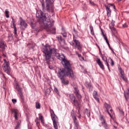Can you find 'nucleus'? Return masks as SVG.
<instances>
[{"mask_svg": "<svg viewBox=\"0 0 129 129\" xmlns=\"http://www.w3.org/2000/svg\"><path fill=\"white\" fill-rule=\"evenodd\" d=\"M67 74V73L65 72L64 69H60L58 70V76L60 80H61V83H62V84H64V85H67V84H68V81L65 80V79H64V77H65V76H69L70 78H71V77H70V75L68 76Z\"/></svg>", "mask_w": 129, "mask_h": 129, "instance_id": "7ed1b4c3", "label": "nucleus"}, {"mask_svg": "<svg viewBox=\"0 0 129 129\" xmlns=\"http://www.w3.org/2000/svg\"><path fill=\"white\" fill-rule=\"evenodd\" d=\"M93 96L95 98V100L97 101V102H99V98H98V94L96 91H94L93 93Z\"/></svg>", "mask_w": 129, "mask_h": 129, "instance_id": "412c9836", "label": "nucleus"}, {"mask_svg": "<svg viewBox=\"0 0 129 129\" xmlns=\"http://www.w3.org/2000/svg\"><path fill=\"white\" fill-rule=\"evenodd\" d=\"M54 91L56 92V93H58V89H57V88H56V87H54Z\"/></svg>", "mask_w": 129, "mask_h": 129, "instance_id": "ea45409f", "label": "nucleus"}, {"mask_svg": "<svg viewBox=\"0 0 129 129\" xmlns=\"http://www.w3.org/2000/svg\"><path fill=\"white\" fill-rule=\"evenodd\" d=\"M114 23H115L114 21L112 20V22H111V24H109V25H111V27H114Z\"/></svg>", "mask_w": 129, "mask_h": 129, "instance_id": "e433bc0d", "label": "nucleus"}, {"mask_svg": "<svg viewBox=\"0 0 129 129\" xmlns=\"http://www.w3.org/2000/svg\"><path fill=\"white\" fill-rule=\"evenodd\" d=\"M13 112L14 113V117L15 119H18V115H19V111L17 109H14L13 110Z\"/></svg>", "mask_w": 129, "mask_h": 129, "instance_id": "393cba45", "label": "nucleus"}, {"mask_svg": "<svg viewBox=\"0 0 129 129\" xmlns=\"http://www.w3.org/2000/svg\"><path fill=\"white\" fill-rule=\"evenodd\" d=\"M4 63L2 66L3 69L4 70L5 73H7L8 75H11V72L12 69L10 67V61H7L6 59H4Z\"/></svg>", "mask_w": 129, "mask_h": 129, "instance_id": "423d86ee", "label": "nucleus"}, {"mask_svg": "<svg viewBox=\"0 0 129 129\" xmlns=\"http://www.w3.org/2000/svg\"><path fill=\"white\" fill-rule=\"evenodd\" d=\"M46 93L47 94H50V93H51V89L50 88H47L45 91Z\"/></svg>", "mask_w": 129, "mask_h": 129, "instance_id": "f704fd0d", "label": "nucleus"}, {"mask_svg": "<svg viewBox=\"0 0 129 129\" xmlns=\"http://www.w3.org/2000/svg\"><path fill=\"white\" fill-rule=\"evenodd\" d=\"M5 14L6 18H10V12H9L8 10L5 11Z\"/></svg>", "mask_w": 129, "mask_h": 129, "instance_id": "7c9ffc66", "label": "nucleus"}, {"mask_svg": "<svg viewBox=\"0 0 129 129\" xmlns=\"http://www.w3.org/2000/svg\"><path fill=\"white\" fill-rule=\"evenodd\" d=\"M113 7L114 9H115V6L113 4H108V6H105L106 12H107V15L108 17H110L111 15V10H110V6Z\"/></svg>", "mask_w": 129, "mask_h": 129, "instance_id": "4468645a", "label": "nucleus"}, {"mask_svg": "<svg viewBox=\"0 0 129 129\" xmlns=\"http://www.w3.org/2000/svg\"><path fill=\"white\" fill-rule=\"evenodd\" d=\"M79 59L81 61H83V60H84V58L82 56H81V57H79Z\"/></svg>", "mask_w": 129, "mask_h": 129, "instance_id": "79ce46f5", "label": "nucleus"}, {"mask_svg": "<svg viewBox=\"0 0 129 129\" xmlns=\"http://www.w3.org/2000/svg\"><path fill=\"white\" fill-rule=\"evenodd\" d=\"M41 51L43 53L44 62L49 63L51 59L53 58V56H55V57L59 60H60V61H63L65 60V56H64V54H60V53H58V49L55 48H52L49 44H46L42 46Z\"/></svg>", "mask_w": 129, "mask_h": 129, "instance_id": "f257e3e1", "label": "nucleus"}, {"mask_svg": "<svg viewBox=\"0 0 129 129\" xmlns=\"http://www.w3.org/2000/svg\"><path fill=\"white\" fill-rule=\"evenodd\" d=\"M99 52H100V54L101 55V57H102V53H101V51L100 50V48L99 47Z\"/></svg>", "mask_w": 129, "mask_h": 129, "instance_id": "37998d69", "label": "nucleus"}, {"mask_svg": "<svg viewBox=\"0 0 129 129\" xmlns=\"http://www.w3.org/2000/svg\"><path fill=\"white\" fill-rule=\"evenodd\" d=\"M109 60H110L111 62V66H113V65H114V62L113 61V60H112V59H111V58H109Z\"/></svg>", "mask_w": 129, "mask_h": 129, "instance_id": "c9c22d12", "label": "nucleus"}, {"mask_svg": "<svg viewBox=\"0 0 129 129\" xmlns=\"http://www.w3.org/2000/svg\"><path fill=\"white\" fill-rule=\"evenodd\" d=\"M119 72L120 73V76L124 81H127V79H126V77H125V75H124V73L123 72V71L122 69H121V68L118 67Z\"/></svg>", "mask_w": 129, "mask_h": 129, "instance_id": "2eb2a0df", "label": "nucleus"}, {"mask_svg": "<svg viewBox=\"0 0 129 129\" xmlns=\"http://www.w3.org/2000/svg\"><path fill=\"white\" fill-rule=\"evenodd\" d=\"M12 102L14 103V104H16V103H17V99H12Z\"/></svg>", "mask_w": 129, "mask_h": 129, "instance_id": "58836bf2", "label": "nucleus"}, {"mask_svg": "<svg viewBox=\"0 0 129 129\" xmlns=\"http://www.w3.org/2000/svg\"><path fill=\"white\" fill-rule=\"evenodd\" d=\"M20 26L21 27H23V28H27V26H28V24L26 23V21L24 20L22 18H20Z\"/></svg>", "mask_w": 129, "mask_h": 129, "instance_id": "aec40b11", "label": "nucleus"}, {"mask_svg": "<svg viewBox=\"0 0 129 129\" xmlns=\"http://www.w3.org/2000/svg\"><path fill=\"white\" fill-rule=\"evenodd\" d=\"M96 62L101 69H102V70H104V66L103 65V63H102V62H101V60H100V59L97 58Z\"/></svg>", "mask_w": 129, "mask_h": 129, "instance_id": "6ab92c4d", "label": "nucleus"}, {"mask_svg": "<svg viewBox=\"0 0 129 129\" xmlns=\"http://www.w3.org/2000/svg\"><path fill=\"white\" fill-rule=\"evenodd\" d=\"M104 106L106 108V111L108 112L109 115L110 116L111 118H112L114 113L113 112V110H112V108H111V106L106 103H105Z\"/></svg>", "mask_w": 129, "mask_h": 129, "instance_id": "9d476101", "label": "nucleus"}, {"mask_svg": "<svg viewBox=\"0 0 129 129\" xmlns=\"http://www.w3.org/2000/svg\"><path fill=\"white\" fill-rule=\"evenodd\" d=\"M102 36L104 39V40L106 41L108 47L110 48V49H111V47H110V44H109V41H108V39H107V37L105 34H103V32H102Z\"/></svg>", "mask_w": 129, "mask_h": 129, "instance_id": "b1692460", "label": "nucleus"}, {"mask_svg": "<svg viewBox=\"0 0 129 129\" xmlns=\"http://www.w3.org/2000/svg\"><path fill=\"white\" fill-rule=\"evenodd\" d=\"M36 17L42 21L43 24V28L46 29L47 32L55 34L56 33V28H53V23L51 22V16L48 13L43 14L42 11H37L36 14Z\"/></svg>", "mask_w": 129, "mask_h": 129, "instance_id": "f03ea898", "label": "nucleus"}, {"mask_svg": "<svg viewBox=\"0 0 129 129\" xmlns=\"http://www.w3.org/2000/svg\"><path fill=\"white\" fill-rule=\"evenodd\" d=\"M62 32H61V35L64 38H66V37H67V33L65 31V29L63 28H62Z\"/></svg>", "mask_w": 129, "mask_h": 129, "instance_id": "bb28decb", "label": "nucleus"}, {"mask_svg": "<svg viewBox=\"0 0 129 129\" xmlns=\"http://www.w3.org/2000/svg\"><path fill=\"white\" fill-rule=\"evenodd\" d=\"M49 69H50L51 70H52V69H53V66H48Z\"/></svg>", "mask_w": 129, "mask_h": 129, "instance_id": "c03bdc74", "label": "nucleus"}, {"mask_svg": "<svg viewBox=\"0 0 129 129\" xmlns=\"http://www.w3.org/2000/svg\"><path fill=\"white\" fill-rule=\"evenodd\" d=\"M70 44H71V45L72 46H74V45H75V43L73 42H70Z\"/></svg>", "mask_w": 129, "mask_h": 129, "instance_id": "a18cd8bd", "label": "nucleus"}, {"mask_svg": "<svg viewBox=\"0 0 129 129\" xmlns=\"http://www.w3.org/2000/svg\"><path fill=\"white\" fill-rule=\"evenodd\" d=\"M78 56L79 58H80L81 57H82L81 54H79Z\"/></svg>", "mask_w": 129, "mask_h": 129, "instance_id": "603ef678", "label": "nucleus"}, {"mask_svg": "<svg viewBox=\"0 0 129 129\" xmlns=\"http://www.w3.org/2000/svg\"><path fill=\"white\" fill-rule=\"evenodd\" d=\"M35 106L37 109H40V108H41V105H40V103L39 102L36 103Z\"/></svg>", "mask_w": 129, "mask_h": 129, "instance_id": "2f4dec72", "label": "nucleus"}, {"mask_svg": "<svg viewBox=\"0 0 129 129\" xmlns=\"http://www.w3.org/2000/svg\"><path fill=\"white\" fill-rule=\"evenodd\" d=\"M124 96H125V98H126V99H127V98H128V97H129L128 92H124Z\"/></svg>", "mask_w": 129, "mask_h": 129, "instance_id": "72a5a7b5", "label": "nucleus"}, {"mask_svg": "<svg viewBox=\"0 0 129 129\" xmlns=\"http://www.w3.org/2000/svg\"><path fill=\"white\" fill-rule=\"evenodd\" d=\"M85 86L87 88H88L90 90H92V86H91V85L88 82H86Z\"/></svg>", "mask_w": 129, "mask_h": 129, "instance_id": "a878e982", "label": "nucleus"}, {"mask_svg": "<svg viewBox=\"0 0 129 129\" xmlns=\"http://www.w3.org/2000/svg\"><path fill=\"white\" fill-rule=\"evenodd\" d=\"M109 28L112 32H113L115 31V28H114V26H111V25H109Z\"/></svg>", "mask_w": 129, "mask_h": 129, "instance_id": "473e14b6", "label": "nucleus"}, {"mask_svg": "<svg viewBox=\"0 0 129 129\" xmlns=\"http://www.w3.org/2000/svg\"><path fill=\"white\" fill-rule=\"evenodd\" d=\"M53 0H46V10L50 13L54 12V6L53 5H50L53 3Z\"/></svg>", "mask_w": 129, "mask_h": 129, "instance_id": "1a4fd4ad", "label": "nucleus"}, {"mask_svg": "<svg viewBox=\"0 0 129 129\" xmlns=\"http://www.w3.org/2000/svg\"><path fill=\"white\" fill-rule=\"evenodd\" d=\"M85 113L88 117H90V111L87 109L85 110Z\"/></svg>", "mask_w": 129, "mask_h": 129, "instance_id": "c756f323", "label": "nucleus"}, {"mask_svg": "<svg viewBox=\"0 0 129 129\" xmlns=\"http://www.w3.org/2000/svg\"><path fill=\"white\" fill-rule=\"evenodd\" d=\"M56 39H57L60 44H65V39H63V38H62V36H57Z\"/></svg>", "mask_w": 129, "mask_h": 129, "instance_id": "5701e85b", "label": "nucleus"}, {"mask_svg": "<svg viewBox=\"0 0 129 129\" xmlns=\"http://www.w3.org/2000/svg\"><path fill=\"white\" fill-rule=\"evenodd\" d=\"M16 89L17 90L18 93L20 95V98L21 99L22 101H24V95L22 92V88L20 87V85L18 84V83L16 84Z\"/></svg>", "mask_w": 129, "mask_h": 129, "instance_id": "f8f14e48", "label": "nucleus"}, {"mask_svg": "<svg viewBox=\"0 0 129 129\" xmlns=\"http://www.w3.org/2000/svg\"><path fill=\"white\" fill-rule=\"evenodd\" d=\"M39 120V118H36V119H35V122H38Z\"/></svg>", "mask_w": 129, "mask_h": 129, "instance_id": "49530a36", "label": "nucleus"}, {"mask_svg": "<svg viewBox=\"0 0 129 129\" xmlns=\"http://www.w3.org/2000/svg\"><path fill=\"white\" fill-rule=\"evenodd\" d=\"M78 118H81V114H80V111L79 110L78 112Z\"/></svg>", "mask_w": 129, "mask_h": 129, "instance_id": "4c0bfd02", "label": "nucleus"}, {"mask_svg": "<svg viewBox=\"0 0 129 129\" xmlns=\"http://www.w3.org/2000/svg\"><path fill=\"white\" fill-rule=\"evenodd\" d=\"M90 30L91 31V35H92L93 36H94V35H95L94 30H93V27L92 26H90Z\"/></svg>", "mask_w": 129, "mask_h": 129, "instance_id": "c85d7f7f", "label": "nucleus"}, {"mask_svg": "<svg viewBox=\"0 0 129 129\" xmlns=\"http://www.w3.org/2000/svg\"><path fill=\"white\" fill-rule=\"evenodd\" d=\"M42 10H43V11H44V4H42Z\"/></svg>", "mask_w": 129, "mask_h": 129, "instance_id": "de8ad7c7", "label": "nucleus"}, {"mask_svg": "<svg viewBox=\"0 0 129 129\" xmlns=\"http://www.w3.org/2000/svg\"><path fill=\"white\" fill-rule=\"evenodd\" d=\"M74 93H75L79 100H80V99H81V98L82 97L81 96V95H80V93H79V90H78V88L76 87H74Z\"/></svg>", "mask_w": 129, "mask_h": 129, "instance_id": "dca6fc26", "label": "nucleus"}, {"mask_svg": "<svg viewBox=\"0 0 129 129\" xmlns=\"http://www.w3.org/2000/svg\"><path fill=\"white\" fill-rule=\"evenodd\" d=\"M99 119L101 122L102 126L105 129H108V124L106 122V119H105V117L104 116L100 114L99 116Z\"/></svg>", "mask_w": 129, "mask_h": 129, "instance_id": "6e6552de", "label": "nucleus"}, {"mask_svg": "<svg viewBox=\"0 0 129 129\" xmlns=\"http://www.w3.org/2000/svg\"><path fill=\"white\" fill-rule=\"evenodd\" d=\"M18 127H19V125H17L16 126V127H15V129L18 128Z\"/></svg>", "mask_w": 129, "mask_h": 129, "instance_id": "5fc2aeb1", "label": "nucleus"}, {"mask_svg": "<svg viewBox=\"0 0 129 129\" xmlns=\"http://www.w3.org/2000/svg\"><path fill=\"white\" fill-rule=\"evenodd\" d=\"M74 123V129H80V125H79V121L76 117V114L74 113V111H72L71 113Z\"/></svg>", "mask_w": 129, "mask_h": 129, "instance_id": "0eeeda50", "label": "nucleus"}, {"mask_svg": "<svg viewBox=\"0 0 129 129\" xmlns=\"http://www.w3.org/2000/svg\"><path fill=\"white\" fill-rule=\"evenodd\" d=\"M36 123L37 126L39 125V121L38 122H36Z\"/></svg>", "mask_w": 129, "mask_h": 129, "instance_id": "864d4df0", "label": "nucleus"}, {"mask_svg": "<svg viewBox=\"0 0 129 129\" xmlns=\"http://www.w3.org/2000/svg\"><path fill=\"white\" fill-rule=\"evenodd\" d=\"M90 4H91V5H92L93 6V5H94V3L91 2V1H90Z\"/></svg>", "mask_w": 129, "mask_h": 129, "instance_id": "09e8293b", "label": "nucleus"}, {"mask_svg": "<svg viewBox=\"0 0 129 129\" xmlns=\"http://www.w3.org/2000/svg\"><path fill=\"white\" fill-rule=\"evenodd\" d=\"M11 28L14 29V34L17 35V28L16 27V25H15V19H14V18H12Z\"/></svg>", "mask_w": 129, "mask_h": 129, "instance_id": "a211bd4d", "label": "nucleus"}, {"mask_svg": "<svg viewBox=\"0 0 129 129\" xmlns=\"http://www.w3.org/2000/svg\"><path fill=\"white\" fill-rule=\"evenodd\" d=\"M73 41L75 43V48H77L78 50L81 51L82 49V46H81V44H80V42L79 40H77L75 38V36L74 35V39Z\"/></svg>", "mask_w": 129, "mask_h": 129, "instance_id": "ddd939ff", "label": "nucleus"}, {"mask_svg": "<svg viewBox=\"0 0 129 129\" xmlns=\"http://www.w3.org/2000/svg\"><path fill=\"white\" fill-rule=\"evenodd\" d=\"M118 2H121V0H118Z\"/></svg>", "mask_w": 129, "mask_h": 129, "instance_id": "6e6d98bb", "label": "nucleus"}, {"mask_svg": "<svg viewBox=\"0 0 129 129\" xmlns=\"http://www.w3.org/2000/svg\"><path fill=\"white\" fill-rule=\"evenodd\" d=\"M76 55H78V56L79 54V53L77 51H76Z\"/></svg>", "mask_w": 129, "mask_h": 129, "instance_id": "3c124183", "label": "nucleus"}, {"mask_svg": "<svg viewBox=\"0 0 129 129\" xmlns=\"http://www.w3.org/2000/svg\"><path fill=\"white\" fill-rule=\"evenodd\" d=\"M38 116H39V119L40 120H41V122H42V123H44V117L42 115V114L39 113L38 114Z\"/></svg>", "mask_w": 129, "mask_h": 129, "instance_id": "cd10ccee", "label": "nucleus"}, {"mask_svg": "<svg viewBox=\"0 0 129 129\" xmlns=\"http://www.w3.org/2000/svg\"><path fill=\"white\" fill-rule=\"evenodd\" d=\"M62 64L64 68L67 70L68 72L66 73H67V75H70V77L73 78V77H74V74L73 73V71H72V69L70 66V62L65 59L62 61Z\"/></svg>", "mask_w": 129, "mask_h": 129, "instance_id": "20e7f679", "label": "nucleus"}, {"mask_svg": "<svg viewBox=\"0 0 129 129\" xmlns=\"http://www.w3.org/2000/svg\"><path fill=\"white\" fill-rule=\"evenodd\" d=\"M0 48L2 49L0 51H5V49H6V44L3 40H0Z\"/></svg>", "mask_w": 129, "mask_h": 129, "instance_id": "4be33fe9", "label": "nucleus"}, {"mask_svg": "<svg viewBox=\"0 0 129 129\" xmlns=\"http://www.w3.org/2000/svg\"><path fill=\"white\" fill-rule=\"evenodd\" d=\"M70 97V100L71 102L73 104V105H75V106H79V102L76 99V97L74 95L71 94L69 95Z\"/></svg>", "mask_w": 129, "mask_h": 129, "instance_id": "9b49d317", "label": "nucleus"}, {"mask_svg": "<svg viewBox=\"0 0 129 129\" xmlns=\"http://www.w3.org/2000/svg\"><path fill=\"white\" fill-rule=\"evenodd\" d=\"M3 57H4L5 58L6 57H7V55H6V54H5L4 53H3Z\"/></svg>", "mask_w": 129, "mask_h": 129, "instance_id": "8fccbe9b", "label": "nucleus"}, {"mask_svg": "<svg viewBox=\"0 0 129 129\" xmlns=\"http://www.w3.org/2000/svg\"><path fill=\"white\" fill-rule=\"evenodd\" d=\"M122 27L123 28H127V25H126V24H124L122 25Z\"/></svg>", "mask_w": 129, "mask_h": 129, "instance_id": "a19ab883", "label": "nucleus"}, {"mask_svg": "<svg viewBox=\"0 0 129 129\" xmlns=\"http://www.w3.org/2000/svg\"><path fill=\"white\" fill-rule=\"evenodd\" d=\"M50 112L51 117L53 122V127L54 129H58V125L59 124V122H58V120H59V119L58 118V117H57V116H56V115L55 114V113L54 112V110H53V109H50Z\"/></svg>", "mask_w": 129, "mask_h": 129, "instance_id": "39448f33", "label": "nucleus"}, {"mask_svg": "<svg viewBox=\"0 0 129 129\" xmlns=\"http://www.w3.org/2000/svg\"><path fill=\"white\" fill-rule=\"evenodd\" d=\"M101 57L102 58L103 60L105 62V65H106V66L107 67L109 72H110V68H109V64H108V62H107V58H106V56L102 55Z\"/></svg>", "mask_w": 129, "mask_h": 129, "instance_id": "f3484780", "label": "nucleus"}]
</instances>
